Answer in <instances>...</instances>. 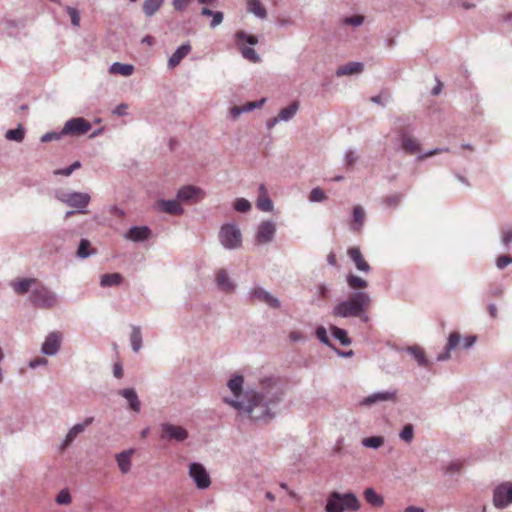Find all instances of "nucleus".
Instances as JSON below:
<instances>
[{
    "mask_svg": "<svg viewBox=\"0 0 512 512\" xmlns=\"http://www.w3.org/2000/svg\"><path fill=\"white\" fill-rule=\"evenodd\" d=\"M245 379L234 374L227 380V394L222 402L236 411L239 418L252 423L267 424L278 413L283 402L284 391L280 378L274 375L263 376L257 386L244 389Z\"/></svg>",
    "mask_w": 512,
    "mask_h": 512,
    "instance_id": "obj_1",
    "label": "nucleus"
},
{
    "mask_svg": "<svg viewBox=\"0 0 512 512\" xmlns=\"http://www.w3.org/2000/svg\"><path fill=\"white\" fill-rule=\"evenodd\" d=\"M345 283L352 294L347 299L336 303L332 308V316L336 318H357L362 323L369 322L368 309L371 306V296L364 291L368 287V282L355 274H347Z\"/></svg>",
    "mask_w": 512,
    "mask_h": 512,
    "instance_id": "obj_2",
    "label": "nucleus"
},
{
    "mask_svg": "<svg viewBox=\"0 0 512 512\" xmlns=\"http://www.w3.org/2000/svg\"><path fill=\"white\" fill-rule=\"evenodd\" d=\"M359 498L352 492H332L327 498L326 512L359 511Z\"/></svg>",
    "mask_w": 512,
    "mask_h": 512,
    "instance_id": "obj_3",
    "label": "nucleus"
},
{
    "mask_svg": "<svg viewBox=\"0 0 512 512\" xmlns=\"http://www.w3.org/2000/svg\"><path fill=\"white\" fill-rule=\"evenodd\" d=\"M218 241L222 249L238 250L242 247V232L234 222L224 223L219 227Z\"/></svg>",
    "mask_w": 512,
    "mask_h": 512,
    "instance_id": "obj_4",
    "label": "nucleus"
},
{
    "mask_svg": "<svg viewBox=\"0 0 512 512\" xmlns=\"http://www.w3.org/2000/svg\"><path fill=\"white\" fill-rule=\"evenodd\" d=\"M54 197H56L57 201L73 208L78 213H87V206L90 204V195L86 192L56 190Z\"/></svg>",
    "mask_w": 512,
    "mask_h": 512,
    "instance_id": "obj_5",
    "label": "nucleus"
},
{
    "mask_svg": "<svg viewBox=\"0 0 512 512\" xmlns=\"http://www.w3.org/2000/svg\"><path fill=\"white\" fill-rule=\"evenodd\" d=\"M31 304L40 309H49L57 306L58 295L46 286H38L30 295Z\"/></svg>",
    "mask_w": 512,
    "mask_h": 512,
    "instance_id": "obj_6",
    "label": "nucleus"
},
{
    "mask_svg": "<svg viewBox=\"0 0 512 512\" xmlns=\"http://www.w3.org/2000/svg\"><path fill=\"white\" fill-rule=\"evenodd\" d=\"M236 42H238L239 49H241V54L244 59L249 60L251 63H258L260 61V56H258L254 48L250 47L257 44V37L244 31H239L236 33ZM243 44L249 46H244Z\"/></svg>",
    "mask_w": 512,
    "mask_h": 512,
    "instance_id": "obj_7",
    "label": "nucleus"
},
{
    "mask_svg": "<svg viewBox=\"0 0 512 512\" xmlns=\"http://www.w3.org/2000/svg\"><path fill=\"white\" fill-rule=\"evenodd\" d=\"M397 388H389L387 390L376 391L364 398H362L359 405L362 407H372L379 403L395 402L397 400Z\"/></svg>",
    "mask_w": 512,
    "mask_h": 512,
    "instance_id": "obj_8",
    "label": "nucleus"
},
{
    "mask_svg": "<svg viewBox=\"0 0 512 512\" xmlns=\"http://www.w3.org/2000/svg\"><path fill=\"white\" fill-rule=\"evenodd\" d=\"M63 342V334L58 330H54L46 334L43 339L42 346H40V353L46 357H54L58 354L61 349V343Z\"/></svg>",
    "mask_w": 512,
    "mask_h": 512,
    "instance_id": "obj_9",
    "label": "nucleus"
},
{
    "mask_svg": "<svg viewBox=\"0 0 512 512\" xmlns=\"http://www.w3.org/2000/svg\"><path fill=\"white\" fill-rule=\"evenodd\" d=\"M277 232V225L272 220H263L257 225L256 232H254V241L257 245H267L272 243L275 233Z\"/></svg>",
    "mask_w": 512,
    "mask_h": 512,
    "instance_id": "obj_10",
    "label": "nucleus"
},
{
    "mask_svg": "<svg viewBox=\"0 0 512 512\" xmlns=\"http://www.w3.org/2000/svg\"><path fill=\"white\" fill-rule=\"evenodd\" d=\"M160 430H162L160 438L165 441L182 443L189 437V432L184 427L173 423L160 424Z\"/></svg>",
    "mask_w": 512,
    "mask_h": 512,
    "instance_id": "obj_11",
    "label": "nucleus"
},
{
    "mask_svg": "<svg viewBox=\"0 0 512 512\" xmlns=\"http://www.w3.org/2000/svg\"><path fill=\"white\" fill-rule=\"evenodd\" d=\"M247 295L248 299L265 304L270 308L279 309L281 306L280 300L261 286L251 287L250 290H248Z\"/></svg>",
    "mask_w": 512,
    "mask_h": 512,
    "instance_id": "obj_12",
    "label": "nucleus"
},
{
    "mask_svg": "<svg viewBox=\"0 0 512 512\" xmlns=\"http://www.w3.org/2000/svg\"><path fill=\"white\" fill-rule=\"evenodd\" d=\"M512 503V483L503 482L493 490V505L498 509H504Z\"/></svg>",
    "mask_w": 512,
    "mask_h": 512,
    "instance_id": "obj_13",
    "label": "nucleus"
},
{
    "mask_svg": "<svg viewBox=\"0 0 512 512\" xmlns=\"http://www.w3.org/2000/svg\"><path fill=\"white\" fill-rule=\"evenodd\" d=\"M93 420V417H86L82 422L72 425V427L69 428L68 433H66L65 438H63L62 442L58 444V451H65L79 435L84 433L85 429L89 425L93 424Z\"/></svg>",
    "mask_w": 512,
    "mask_h": 512,
    "instance_id": "obj_14",
    "label": "nucleus"
},
{
    "mask_svg": "<svg viewBox=\"0 0 512 512\" xmlns=\"http://www.w3.org/2000/svg\"><path fill=\"white\" fill-rule=\"evenodd\" d=\"M189 477L194 481L198 490H205L210 486V475L200 463L194 462L189 465Z\"/></svg>",
    "mask_w": 512,
    "mask_h": 512,
    "instance_id": "obj_15",
    "label": "nucleus"
},
{
    "mask_svg": "<svg viewBox=\"0 0 512 512\" xmlns=\"http://www.w3.org/2000/svg\"><path fill=\"white\" fill-rule=\"evenodd\" d=\"M91 124L83 118H71L66 121L65 126H63L62 134L65 135H83L90 131Z\"/></svg>",
    "mask_w": 512,
    "mask_h": 512,
    "instance_id": "obj_16",
    "label": "nucleus"
},
{
    "mask_svg": "<svg viewBox=\"0 0 512 512\" xmlns=\"http://www.w3.org/2000/svg\"><path fill=\"white\" fill-rule=\"evenodd\" d=\"M215 284L219 291L223 293H233L236 290V283L229 276L226 268H221L215 273Z\"/></svg>",
    "mask_w": 512,
    "mask_h": 512,
    "instance_id": "obj_17",
    "label": "nucleus"
},
{
    "mask_svg": "<svg viewBox=\"0 0 512 512\" xmlns=\"http://www.w3.org/2000/svg\"><path fill=\"white\" fill-rule=\"evenodd\" d=\"M151 228L147 226H132L124 234V239L134 243H145L151 238Z\"/></svg>",
    "mask_w": 512,
    "mask_h": 512,
    "instance_id": "obj_18",
    "label": "nucleus"
},
{
    "mask_svg": "<svg viewBox=\"0 0 512 512\" xmlns=\"http://www.w3.org/2000/svg\"><path fill=\"white\" fill-rule=\"evenodd\" d=\"M204 191L201 188L188 185L177 191V199L181 202H199L204 198Z\"/></svg>",
    "mask_w": 512,
    "mask_h": 512,
    "instance_id": "obj_19",
    "label": "nucleus"
},
{
    "mask_svg": "<svg viewBox=\"0 0 512 512\" xmlns=\"http://www.w3.org/2000/svg\"><path fill=\"white\" fill-rule=\"evenodd\" d=\"M398 143H400V148H402L403 152L409 155L416 154L419 152L418 139H416L406 131L402 130L398 132Z\"/></svg>",
    "mask_w": 512,
    "mask_h": 512,
    "instance_id": "obj_20",
    "label": "nucleus"
},
{
    "mask_svg": "<svg viewBox=\"0 0 512 512\" xmlns=\"http://www.w3.org/2000/svg\"><path fill=\"white\" fill-rule=\"evenodd\" d=\"M460 347V334L459 332H452L447 338L446 348L443 352L436 355V362H446L451 358V352L459 349Z\"/></svg>",
    "mask_w": 512,
    "mask_h": 512,
    "instance_id": "obj_21",
    "label": "nucleus"
},
{
    "mask_svg": "<svg viewBox=\"0 0 512 512\" xmlns=\"http://www.w3.org/2000/svg\"><path fill=\"white\" fill-rule=\"evenodd\" d=\"M180 202L175 199H160L156 204L157 210L169 215H181L184 209Z\"/></svg>",
    "mask_w": 512,
    "mask_h": 512,
    "instance_id": "obj_22",
    "label": "nucleus"
},
{
    "mask_svg": "<svg viewBox=\"0 0 512 512\" xmlns=\"http://www.w3.org/2000/svg\"><path fill=\"white\" fill-rule=\"evenodd\" d=\"M347 255L350 260H352L354 267L358 269V271L363 273H369L371 271V267L369 264L363 259L362 253L360 252V249L357 247L354 248H348Z\"/></svg>",
    "mask_w": 512,
    "mask_h": 512,
    "instance_id": "obj_23",
    "label": "nucleus"
},
{
    "mask_svg": "<svg viewBox=\"0 0 512 512\" xmlns=\"http://www.w3.org/2000/svg\"><path fill=\"white\" fill-rule=\"evenodd\" d=\"M192 50V46L190 44L185 43L180 46H178L177 49H175L174 53H172L171 56L168 58V67L169 69H174L176 66L181 63V61L189 55L190 51Z\"/></svg>",
    "mask_w": 512,
    "mask_h": 512,
    "instance_id": "obj_24",
    "label": "nucleus"
},
{
    "mask_svg": "<svg viewBox=\"0 0 512 512\" xmlns=\"http://www.w3.org/2000/svg\"><path fill=\"white\" fill-rule=\"evenodd\" d=\"M119 395L127 401L128 408L135 413L140 412V400L134 388H123L119 390Z\"/></svg>",
    "mask_w": 512,
    "mask_h": 512,
    "instance_id": "obj_25",
    "label": "nucleus"
},
{
    "mask_svg": "<svg viewBox=\"0 0 512 512\" xmlns=\"http://www.w3.org/2000/svg\"><path fill=\"white\" fill-rule=\"evenodd\" d=\"M134 454V449L130 448L124 450L115 456L116 464H118L119 471L121 474H128L131 470V456Z\"/></svg>",
    "mask_w": 512,
    "mask_h": 512,
    "instance_id": "obj_26",
    "label": "nucleus"
},
{
    "mask_svg": "<svg viewBox=\"0 0 512 512\" xmlns=\"http://www.w3.org/2000/svg\"><path fill=\"white\" fill-rule=\"evenodd\" d=\"M363 72V63L358 61L348 62L336 69V77H344L350 75L361 74Z\"/></svg>",
    "mask_w": 512,
    "mask_h": 512,
    "instance_id": "obj_27",
    "label": "nucleus"
},
{
    "mask_svg": "<svg viewBox=\"0 0 512 512\" xmlns=\"http://www.w3.org/2000/svg\"><path fill=\"white\" fill-rule=\"evenodd\" d=\"M405 351L409 356H411L412 359L415 360V362H417L419 367L428 368L430 366V362L425 357L424 350H422L421 347L417 345L408 346L406 347Z\"/></svg>",
    "mask_w": 512,
    "mask_h": 512,
    "instance_id": "obj_28",
    "label": "nucleus"
},
{
    "mask_svg": "<svg viewBox=\"0 0 512 512\" xmlns=\"http://www.w3.org/2000/svg\"><path fill=\"white\" fill-rule=\"evenodd\" d=\"M256 206L262 212H272V201L267 196V190L263 184L259 186V197H257Z\"/></svg>",
    "mask_w": 512,
    "mask_h": 512,
    "instance_id": "obj_29",
    "label": "nucleus"
},
{
    "mask_svg": "<svg viewBox=\"0 0 512 512\" xmlns=\"http://www.w3.org/2000/svg\"><path fill=\"white\" fill-rule=\"evenodd\" d=\"M35 278H21L11 282V289L18 295L28 293L31 286L34 285Z\"/></svg>",
    "mask_w": 512,
    "mask_h": 512,
    "instance_id": "obj_30",
    "label": "nucleus"
},
{
    "mask_svg": "<svg viewBox=\"0 0 512 512\" xmlns=\"http://www.w3.org/2000/svg\"><path fill=\"white\" fill-rule=\"evenodd\" d=\"M298 109H299V103H298V101H294V102L290 103L284 109L280 110L279 114H277V116L274 118L283 120V122H285V123L289 122L290 120L293 119V117H295L296 113L298 112Z\"/></svg>",
    "mask_w": 512,
    "mask_h": 512,
    "instance_id": "obj_31",
    "label": "nucleus"
},
{
    "mask_svg": "<svg viewBox=\"0 0 512 512\" xmlns=\"http://www.w3.org/2000/svg\"><path fill=\"white\" fill-rule=\"evenodd\" d=\"M352 217V231L359 233L362 230L363 221H365V210L360 205L354 206Z\"/></svg>",
    "mask_w": 512,
    "mask_h": 512,
    "instance_id": "obj_32",
    "label": "nucleus"
},
{
    "mask_svg": "<svg viewBox=\"0 0 512 512\" xmlns=\"http://www.w3.org/2000/svg\"><path fill=\"white\" fill-rule=\"evenodd\" d=\"M143 340H141V329L140 326L133 325L131 326L130 333V347L133 353H139L141 350V344Z\"/></svg>",
    "mask_w": 512,
    "mask_h": 512,
    "instance_id": "obj_33",
    "label": "nucleus"
},
{
    "mask_svg": "<svg viewBox=\"0 0 512 512\" xmlns=\"http://www.w3.org/2000/svg\"><path fill=\"white\" fill-rule=\"evenodd\" d=\"M122 283V275L115 272L109 274H102L100 278L101 287H116Z\"/></svg>",
    "mask_w": 512,
    "mask_h": 512,
    "instance_id": "obj_34",
    "label": "nucleus"
},
{
    "mask_svg": "<svg viewBox=\"0 0 512 512\" xmlns=\"http://www.w3.org/2000/svg\"><path fill=\"white\" fill-rule=\"evenodd\" d=\"M109 72L113 75H122L124 77H130L134 72V66L130 64H122L116 62L110 65Z\"/></svg>",
    "mask_w": 512,
    "mask_h": 512,
    "instance_id": "obj_35",
    "label": "nucleus"
},
{
    "mask_svg": "<svg viewBox=\"0 0 512 512\" xmlns=\"http://www.w3.org/2000/svg\"><path fill=\"white\" fill-rule=\"evenodd\" d=\"M247 11L257 19H266V9L260 4V0H248Z\"/></svg>",
    "mask_w": 512,
    "mask_h": 512,
    "instance_id": "obj_36",
    "label": "nucleus"
},
{
    "mask_svg": "<svg viewBox=\"0 0 512 512\" xmlns=\"http://www.w3.org/2000/svg\"><path fill=\"white\" fill-rule=\"evenodd\" d=\"M330 333H332V337L342 346L347 347L351 345V338L348 337V333L344 328L330 326Z\"/></svg>",
    "mask_w": 512,
    "mask_h": 512,
    "instance_id": "obj_37",
    "label": "nucleus"
},
{
    "mask_svg": "<svg viewBox=\"0 0 512 512\" xmlns=\"http://www.w3.org/2000/svg\"><path fill=\"white\" fill-rule=\"evenodd\" d=\"M364 499L368 504L377 508L382 507L384 503L383 496L379 495L371 487L364 490Z\"/></svg>",
    "mask_w": 512,
    "mask_h": 512,
    "instance_id": "obj_38",
    "label": "nucleus"
},
{
    "mask_svg": "<svg viewBox=\"0 0 512 512\" xmlns=\"http://www.w3.org/2000/svg\"><path fill=\"white\" fill-rule=\"evenodd\" d=\"M164 0H145L144 6H142V10H144V14L146 17H152L157 13L160 9L161 5H163Z\"/></svg>",
    "mask_w": 512,
    "mask_h": 512,
    "instance_id": "obj_39",
    "label": "nucleus"
},
{
    "mask_svg": "<svg viewBox=\"0 0 512 512\" xmlns=\"http://www.w3.org/2000/svg\"><path fill=\"white\" fill-rule=\"evenodd\" d=\"M402 199L403 195L394 193L382 198L380 204H382L383 208L396 209Z\"/></svg>",
    "mask_w": 512,
    "mask_h": 512,
    "instance_id": "obj_40",
    "label": "nucleus"
},
{
    "mask_svg": "<svg viewBox=\"0 0 512 512\" xmlns=\"http://www.w3.org/2000/svg\"><path fill=\"white\" fill-rule=\"evenodd\" d=\"M94 250L90 248V242L87 239H81L78 244L77 257L80 259H87L93 256Z\"/></svg>",
    "mask_w": 512,
    "mask_h": 512,
    "instance_id": "obj_41",
    "label": "nucleus"
},
{
    "mask_svg": "<svg viewBox=\"0 0 512 512\" xmlns=\"http://www.w3.org/2000/svg\"><path fill=\"white\" fill-rule=\"evenodd\" d=\"M23 138H25V129L22 125L5 132V139L9 141L22 142Z\"/></svg>",
    "mask_w": 512,
    "mask_h": 512,
    "instance_id": "obj_42",
    "label": "nucleus"
},
{
    "mask_svg": "<svg viewBox=\"0 0 512 512\" xmlns=\"http://www.w3.org/2000/svg\"><path fill=\"white\" fill-rule=\"evenodd\" d=\"M384 443L383 436H370L362 439V446L368 449H378Z\"/></svg>",
    "mask_w": 512,
    "mask_h": 512,
    "instance_id": "obj_43",
    "label": "nucleus"
},
{
    "mask_svg": "<svg viewBox=\"0 0 512 512\" xmlns=\"http://www.w3.org/2000/svg\"><path fill=\"white\" fill-rule=\"evenodd\" d=\"M398 437H400V440L407 444L412 443L413 437H415V430L413 429V425L406 424L405 426H403L402 431L398 433Z\"/></svg>",
    "mask_w": 512,
    "mask_h": 512,
    "instance_id": "obj_44",
    "label": "nucleus"
},
{
    "mask_svg": "<svg viewBox=\"0 0 512 512\" xmlns=\"http://www.w3.org/2000/svg\"><path fill=\"white\" fill-rule=\"evenodd\" d=\"M80 167H81V163L79 161H75L68 167L54 170V172H52V174H54L56 176L69 177L70 175H72V173L74 171L78 170Z\"/></svg>",
    "mask_w": 512,
    "mask_h": 512,
    "instance_id": "obj_45",
    "label": "nucleus"
},
{
    "mask_svg": "<svg viewBox=\"0 0 512 512\" xmlns=\"http://www.w3.org/2000/svg\"><path fill=\"white\" fill-rule=\"evenodd\" d=\"M512 243V227L509 226L502 230L500 233V244H502L503 249L509 250V246Z\"/></svg>",
    "mask_w": 512,
    "mask_h": 512,
    "instance_id": "obj_46",
    "label": "nucleus"
},
{
    "mask_svg": "<svg viewBox=\"0 0 512 512\" xmlns=\"http://www.w3.org/2000/svg\"><path fill=\"white\" fill-rule=\"evenodd\" d=\"M76 236L75 228H63L57 231L56 237L58 240L71 241Z\"/></svg>",
    "mask_w": 512,
    "mask_h": 512,
    "instance_id": "obj_47",
    "label": "nucleus"
},
{
    "mask_svg": "<svg viewBox=\"0 0 512 512\" xmlns=\"http://www.w3.org/2000/svg\"><path fill=\"white\" fill-rule=\"evenodd\" d=\"M233 208H235L238 213H247L251 210V203H249L247 199L241 197L235 200Z\"/></svg>",
    "mask_w": 512,
    "mask_h": 512,
    "instance_id": "obj_48",
    "label": "nucleus"
},
{
    "mask_svg": "<svg viewBox=\"0 0 512 512\" xmlns=\"http://www.w3.org/2000/svg\"><path fill=\"white\" fill-rule=\"evenodd\" d=\"M365 18L362 15L346 17L342 19V25L350 27H360L363 25Z\"/></svg>",
    "mask_w": 512,
    "mask_h": 512,
    "instance_id": "obj_49",
    "label": "nucleus"
},
{
    "mask_svg": "<svg viewBox=\"0 0 512 512\" xmlns=\"http://www.w3.org/2000/svg\"><path fill=\"white\" fill-rule=\"evenodd\" d=\"M327 197L325 196V193L321 188H314L310 190L309 193V201L314 203H320L324 201Z\"/></svg>",
    "mask_w": 512,
    "mask_h": 512,
    "instance_id": "obj_50",
    "label": "nucleus"
},
{
    "mask_svg": "<svg viewBox=\"0 0 512 512\" xmlns=\"http://www.w3.org/2000/svg\"><path fill=\"white\" fill-rule=\"evenodd\" d=\"M72 501V497L70 496L68 489H62L58 492L56 496V503L59 505H68Z\"/></svg>",
    "mask_w": 512,
    "mask_h": 512,
    "instance_id": "obj_51",
    "label": "nucleus"
},
{
    "mask_svg": "<svg viewBox=\"0 0 512 512\" xmlns=\"http://www.w3.org/2000/svg\"><path fill=\"white\" fill-rule=\"evenodd\" d=\"M462 470V462L455 460L444 466V474H458Z\"/></svg>",
    "mask_w": 512,
    "mask_h": 512,
    "instance_id": "obj_52",
    "label": "nucleus"
},
{
    "mask_svg": "<svg viewBox=\"0 0 512 512\" xmlns=\"http://www.w3.org/2000/svg\"><path fill=\"white\" fill-rule=\"evenodd\" d=\"M315 335H317L318 341L323 343V345L333 347L328 339L327 330H325L324 326L318 327L317 330H315Z\"/></svg>",
    "mask_w": 512,
    "mask_h": 512,
    "instance_id": "obj_53",
    "label": "nucleus"
},
{
    "mask_svg": "<svg viewBox=\"0 0 512 512\" xmlns=\"http://www.w3.org/2000/svg\"><path fill=\"white\" fill-rule=\"evenodd\" d=\"M66 13L69 15V19H71V25L74 28L79 27V12L76 10V8L71 6H66L65 8Z\"/></svg>",
    "mask_w": 512,
    "mask_h": 512,
    "instance_id": "obj_54",
    "label": "nucleus"
},
{
    "mask_svg": "<svg viewBox=\"0 0 512 512\" xmlns=\"http://www.w3.org/2000/svg\"><path fill=\"white\" fill-rule=\"evenodd\" d=\"M357 161V154L354 149H347L344 152V165L345 167H353L354 163Z\"/></svg>",
    "mask_w": 512,
    "mask_h": 512,
    "instance_id": "obj_55",
    "label": "nucleus"
},
{
    "mask_svg": "<svg viewBox=\"0 0 512 512\" xmlns=\"http://www.w3.org/2000/svg\"><path fill=\"white\" fill-rule=\"evenodd\" d=\"M450 149H448L447 147H440V148H435V149H431L425 153H421L417 156V160L418 161H422L430 156H434V155H437V154H441V153H444V152H449Z\"/></svg>",
    "mask_w": 512,
    "mask_h": 512,
    "instance_id": "obj_56",
    "label": "nucleus"
},
{
    "mask_svg": "<svg viewBox=\"0 0 512 512\" xmlns=\"http://www.w3.org/2000/svg\"><path fill=\"white\" fill-rule=\"evenodd\" d=\"M510 264H512V257L509 255H501L496 259V268L499 270L505 269Z\"/></svg>",
    "mask_w": 512,
    "mask_h": 512,
    "instance_id": "obj_57",
    "label": "nucleus"
},
{
    "mask_svg": "<svg viewBox=\"0 0 512 512\" xmlns=\"http://www.w3.org/2000/svg\"><path fill=\"white\" fill-rule=\"evenodd\" d=\"M66 134H62L61 132H47L40 137V142L46 143L54 140H59L62 136Z\"/></svg>",
    "mask_w": 512,
    "mask_h": 512,
    "instance_id": "obj_58",
    "label": "nucleus"
},
{
    "mask_svg": "<svg viewBox=\"0 0 512 512\" xmlns=\"http://www.w3.org/2000/svg\"><path fill=\"white\" fill-rule=\"evenodd\" d=\"M265 101H266V99H260V100H256V101H253V102H247L246 104L241 105L239 107L243 108L244 110H246L248 112H252L255 109H258V108L262 107L263 103Z\"/></svg>",
    "mask_w": 512,
    "mask_h": 512,
    "instance_id": "obj_59",
    "label": "nucleus"
},
{
    "mask_svg": "<svg viewBox=\"0 0 512 512\" xmlns=\"http://www.w3.org/2000/svg\"><path fill=\"white\" fill-rule=\"evenodd\" d=\"M46 365H47V359L44 357H37V358L31 360L30 362H28V368L33 369V370H35L39 367L46 366Z\"/></svg>",
    "mask_w": 512,
    "mask_h": 512,
    "instance_id": "obj_60",
    "label": "nucleus"
},
{
    "mask_svg": "<svg viewBox=\"0 0 512 512\" xmlns=\"http://www.w3.org/2000/svg\"><path fill=\"white\" fill-rule=\"evenodd\" d=\"M475 336H466L464 338L461 337V346L459 349H469L474 346Z\"/></svg>",
    "mask_w": 512,
    "mask_h": 512,
    "instance_id": "obj_61",
    "label": "nucleus"
},
{
    "mask_svg": "<svg viewBox=\"0 0 512 512\" xmlns=\"http://www.w3.org/2000/svg\"><path fill=\"white\" fill-rule=\"evenodd\" d=\"M127 109H128L127 104L120 103V104H118V106L115 107V109H113V115L119 116V117L125 116Z\"/></svg>",
    "mask_w": 512,
    "mask_h": 512,
    "instance_id": "obj_62",
    "label": "nucleus"
},
{
    "mask_svg": "<svg viewBox=\"0 0 512 512\" xmlns=\"http://www.w3.org/2000/svg\"><path fill=\"white\" fill-rule=\"evenodd\" d=\"M248 113V111L244 110L241 107L234 106L230 108V117H232L233 120H236L240 117L241 114Z\"/></svg>",
    "mask_w": 512,
    "mask_h": 512,
    "instance_id": "obj_63",
    "label": "nucleus"
},
{
    "mask_svg": "<svg viewBox=\"0 0 512 512\" xmlns=\"http://www.w3.org/2000/svg\"><path fill=\"white\" fill-rule=\"evenodd\" d=\"M223 14L222 12H216L214 16H212V21H210V28H216L222 23Z\"/></svg>",
    "mask_w": 512,
    "mask_h": 512,
    "instance_id": "obj_64",
    "label": "nucleus"
}]
</instances>
